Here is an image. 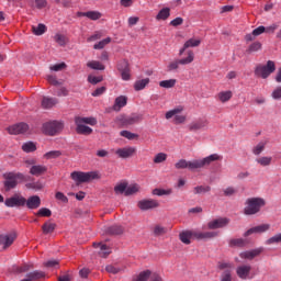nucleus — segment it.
<instances>
[{
	"label": "nucleus",
	"mask_w": 281,
	"mask_h": 281,
	"mask_svg": "<svg viewBox=\"0 0 281 281\" xmlns=\"http://www.w3.org/2000/svg\"><path fill=\"white\" fill-rule=\"evenodd\" d=\"M184 111V108L179 105L176 106L175 109L166 112V120H171V117H175V123L177 125L182 124L186 122V116L184 115H178Z\"/></svg>",
	"instance_id": "9"
},
{
	"label": "nucleus",
	"mask_w": 281,
	"mask_h": 281,
	"mask_svg": "<svg viewBox=\"0 0 281 281\" xmlns=\"http://www.w3.org/2000/svg\"><path fill=\"white\" fill-rule=\"evenodd\" d=\"M207 192H211L210 186H198L194 188V194H205Z\"/></svg>",
	"instance_id": "51"
},
{
	"label": "nucleus",
	"mask_w": 281,
	"mask_h": 281,
	"mask_svg": "<svg viewBox=\"0 0 281 281\" xmlns=\"http://www.w3.org/2000/svg\"><path fill=\"white\" fill-rule=\"evenodd\" d=\"M266 206V200L262 198H249L245 202V215H257Z\"/></svg>",
	"instance_id": "2"
},
{
	"label": "nucleus",
	"mask_w": 281,
	"mask_h": 281,
	"mask_svg": "<svg viewBox=\"0 0 281 281\" xmlns=\"http://www.w3.org/2000/svg\"><path fill=\"white\" fill-rule=\"evenodd\" d=\"M167 154L165 153H159V154H156L155 158H153V162H155L156 165L158 164H164L165 161H167Z\"/></svg>",
	"instance_id": "48"
},
{
	"label": "nucleus",
	"mask_w": 281,
	"mask_h": 281,
	"mask_svg": "<svg viewBox=\"0 0 281 281\" xmlns=\"http://www.w3.org/2000/svg\"><path fill=\"white\" fill-rule=\"evenodd\" d=\"M124 232V229L122 228V226L119 225H114V226H109L108 229H105V233L109 236H119Z\"/></svg>",
	"instance_id": "34"
},
{
	"label": "nucleus",
	"mask_w": 281,
	"mask_h": 281,
	"mask_svg": "<svg viewBox=\"0 0 281 281\" xmlns=\"http://www.w3.org/2000/svg\"><path fill=\"white\" fill-rule=\"evenodd\" d=\"M140 188L137 186V184H132V186H128L127 189L125 190V196H130L132 194H135L138 192Z\"/></svg>",
	"instance_id": "56"
},
{
	"label": "nucleus",
	"mask_w": 281,
	"mask_h": 281,
	"mask_svg": "<svg viewBox=\"0 0 281 281\" xmlns=\"http://www.w3.org/2000/svg\"><path fill=\"white\" fill-rule=\"evenodd\" d=\"M160 206V203L157 202V200H142L138 202V209L143 211H150L153 209H158Z\"/></svg>",
	"instance_id": "19"
},
{
	"label": "nucleus",
	"mask_w": 281,
	"mask_h": 281,
	"mask_svg": "<svg viewBox=\"0 0 281 281\" xmlns=\"http://www.w3.org/2000/svg\"><path fill=\"white\" fill-rule=\"evenodd\" d=\"M176 86H177V80L176 79L159 81V87H161L162 89H172Z\"/></svg>",
	"instance_id": "40"
},
{
	"label": "nucleus",
	"mask_w": 281,
	"mask_h": 281,
	"mask_svg": "<svg viewBox=\"0 0 281 281\" xmlns=\"http://www.w3.org/2000/svg\"><path fill=\"white\" fill-rule=\"evenodd\" d=\"M47 32V26L44 24H38L37 26H32V34L35 36H43Z\"/></svg>",
	"instance_id": "39"
},
{
	"label": "nucleus",
	"mask_w": 281,
	"mask_h": 281,
	"mask_svg": "<svg viewBox=\"0 0 281 281\" xmlns=\"http://www.w3.org/2000/svg\"><path fill=\"white\" fill-rule=\"evenodd\" d=\"M30 131V125L26 123H18L8 127V133L11 135L26 134Z\"/></svg>",
	"instance_id": "13"
},
{
	"label": "nucleus",
	"mask_w": 281,
	"mask_h": 281,
	"mask_svg": "<svg viewBox=\"0 0 281 281\" xmlns=\"http://www.w3.org/2000/svg\"><path fill=\"white\" fill-rule=\"evenodd\" d=\"M247 244L248 241L243 238L229 239V247H245Z\"/></svg>",
	"instance_id": "42"
},
{
	"label": "nucleus",
	"mask_w": 281,
	"mask_h": 281,
	"mask_svg": "<svg viewBox=\"0 0 281 281\" xmlns=\"http://www.w3.org/2000/svg\"><path fill=\"white\" fill-rule=\"evenodd\" d=\"M270 228H271L270 224H261L252 228H249L248 231L245 232L243 236L250 237L252 234H262L268 232Z\"/></svg>",
	"instance_id": "17"
},
{
	"label": "nucleus",
	"mask_w": 281,
	"mask_h": 281,
	"mask_svg": "<svg viewBox=\"0 0 281 281\" xmlns=\"http://www.w3.org/2000/svg\"><path fill=\"white\" fill-rule=\"evenodd\" d=\"M276 71V64L273 60H269L266 65H258L255 68V76L258 78H262L263 80L269 78L271 74Z\"/></svg>",
	"instance_id": "3"
},
{
	"label": "nucleus",
	"mask_w": 281,
	"mask_h": 281,
	"mask_svg": "<svg viewBox=\"0 0 281 281\" xmlns=\"http://www.w3.org/2000/svg\"><path fill=\"white\" fill-rule=\"evenodd\" d=\"M142 116L138 114H132L131 116H127L124 119L123 124L125 126L135 125L137 123H140Z\"/></svg>",
	"instance_id": "29"
},
{
	"label": "nucleus",
	"mask_w": 281,
	"mask_h": 281,
	"mask_svg": "<svg viewBox=\"0 0 281 281\" xmlns=\"http://www.w3.org/2000/svg\"><path fill=\"white\" fill-rule=\"evenodd\" d=\"M60 156H61L60 150H52L44 154V159L52 160V159H57Z\"/></svg>",
	"instance_id": "45"
},
{
	"label": "nucleus",
	"mask_w": 281,
	"mask_h": 281,
	"mask_svg": "<svg viewBox=\"0 0 281 281\" xmlns=\"http://www.w3.org/2000/svg\"><path fill=\"white\" fill-rule=\"evenodd\" d=\"M67 67V65L65 63H60V64H55L54 66H50V71H61Z\"/></svg>",
	"instance_id": "62"
},
{
	"label": "nucleus",
	"mask_w": 281,
	"mask_h": 281,
	"mask_svg": "<svg viewBox=\"0 0 281 281\" xmlns=\"http://www.w3.org/2000/svg\"><path fill=\"white\" fill-rule=\"evenodd\" d=\"M32 268H33V266L27 265V263H24V265H21V266L13 265V267H11V273H14V274L26 273Z\"/></svg>",
	"instance_id": "25"
},
{
	"label": "nucleus",
	"mask_w": 281,
	"mask_h": 281,
	"mask_svg": "<svg viewBox=\"0 0 281 281\" xmlns=\"http://www.w3.org/2000/svg\"><path fill=\"white\" fill-rule=\"evenodd\" d=\"M153 194L157 196H164L171 194V190H164V189H155L153 190Z\"/></svg>",
	"instance_id": "59"
},
{
	"label": "nucleus",
	"mask_w": 281,
	"mask_h": 281,
	"mask_svg": "<svg viewBox=\"0 0 281 281\" xmlns=\"http://www.w3.org/2000/svg\"><path fill=\"white\" fill-rule=\"evenodd\" d=\"M92 246L94 249H98V255L101 258H108V256L111 255V248H109L106 244L94 243Z\"/></svg>",
	"instance_id": "20"
},
{
	"label": "nucleus",
	"mask_w": 281,
	"mask_h": 281,
	"mask_svg": "<svg viewBox=\"0 0 281 281\" xmlns=\"http://www.w3.org/2000/svg\"><path fill=\"white\" fill-rule=\"evenodd\" d=\"M46 172H47V167L43 165H34L29 169V173H31L34 177H41Z\"/></svg>",
	"instance_id": "22"
},
{
	"label": "nucleus",
	"mask_w": 281,
	"mask_h": 281,
	"mask_svg": "<svg viewBox=\"0 0 281 281\" xmlns=\"http://www.w3.org/2000/svg\"><path fill=\"white\" fill-rule=\"evenodd\" d=\"M256 164H258L261 167H270L272 164V157L262 156V157L256 158Z\"/></svg>",
	"instance_id": "36"
},
{
	"label": "nucleus",
	"mask_w": 281,
	"mask_h": 281,
	"mask_svg": "<svg viewBox=\"0 0 281 281\" xmlns=\"http://www.w3.org/2000/svg\"><path fill=\"white\" fill-rule=\"evenodd\" d=\"M75 123L77 125H91V126H95L97 125V119L94 117H77L75 119Z\"/></svg>",
	"instance_id": "30"
},
{
	"label": "nucleus",
	"mask_w": 281,
	"mask_h": 281,
	"mask_svg": "<svg viewBox=\"0 0 281 281\" xmlns=\"http://www.w3.org/2000/svg\"><path fill=\"white\" fill-rule=\"evenodd\" d=\"M137 154V148L127 146V147H122L115 150V155L119 156L121 159H130L134 157Z\"/></svg>",
	"instance_id": "12"
},
{
	"label": "nucleus",
	"mask_w": 281,
	"mask_h": 281,
	"mask_svg": "<svg viewBox=\"0 0 281 281\" xmlns=\"http://www.w3.org/2000/svg\"><path fill=\"white\" fill-rule=\"evenodd\" d=\"M25 188H27L29 190L38 191V190H43V183H41L40 181L25 183Z\"/></svg>",
	"instance_id": "52"
},
{
	"label": "nucleus",
	"mask_w": 281,
	"mask_h": 281,
	"mask_svg": "<svg viewBox=\"0 0 281 281\" xmlns=\"http://www.w3.org/2000/svg\"><path fill=\"white\" fill-rule=\"evenodd\" d=\"M168 18H170V8H162L159 10L158 14H156L157 21H166Z\"/></svg>",
	"instance_id": "37"
},
{
	"label": "nucleus",
	"mask_w": 281,
	"mask_h": 281,
	"mask_svg": "<svg viewBox=\"0 0 281 281\" xmlns=\"http://www.w3.org/2000/svg\"><path fill=\"white\" fill-rule=\"evenodd\" d=\"M223 157L218 154H211V156L202 159L186 160L181 158L175 164L176 170H198L211 166L215 161H222Z\"/></svg>",
	"instance_id": "1"
},
{
	"label": "nucleus",
	"mask_w": 281,
	"mask_h": 281,
	"mask_svg": "<svg viewBox=\"0 0 281 281\" xmlns=\"http://www.w3.org/2000/svg\"><path fill=\"white\" fill-rule=\"evenodd\" d=\"M3 186L7 192H10V190H13L14 188H16L18 182H16V179H13V175L4 176Z\"/></svg>",
	"instance_id": "23"
},
{
	"label": "nucleus",
	"mask_w": 281,
	"mask_h": 281,
	"mask_svg": "<svg viewBox=\"0 0 281 281\" xmlns=\"http://www.w3.org/2000/svg\"><path fill=\"white\" fill-rule=\"evenodd\" d=\"M209 121L205 119H199L198 121L192 122L189 125V131L191 132H200L207 130Z\"/></svg>",
	"instance_id": "16"
},
{
	"label": "nucleus",
	"mask_w": 281,
	"mask_h": 281,
	"mask_svg": "<svg viewBox=\"0 0 281 281\" xmlns=\"http://www.w3.org/2000/svg\"><path fill=\"white\" fill-rule=\"evenodd\" d=\"M25 206L29 210H37L41 206V198L40 195H32L27 200H25Z\"/></svg>",
	"instance_id": "21"
},
{
	"label": "nucleus",
	"mask_w": 281,
	"mask_h": 281,
	"mask_svg": "<svg viewBox=\"0 0 281 281\" xmlns=\"http://www.w3.org/2000/svg\"><path fill=\"white\" fill-rule=\"evenodd\" d=\"M150 277H154V276H151V271L145 270V271H142L140 273L134 276L132 281H148L150 279Z\"/></svg>",
	"instance_id": "31"
},
{
	"label": "nucleus",
	"mask_w": 281,
	"mask_h": 281,
	"mask_svg": "<svg viewBox=\"0 0 281 281\" xmlns=\"http://www.w3.org/2000/svg\"><path fill=\"white\" fill-rule=\"evenodd\" d=\"M54 42L58 44V46H65L67 44V37L61 34H55Z\"/></svg>",
	"instance_id": "49"
},
{
	"label": "nucleus",
	"mask_w": 281,
	"mask_h": 281,
	"mask_svg": "<svg viewBox=\"0 0 281 281\" xmlns=\"http://www.w3.org/2000/svg\"><path fill=\"white\" fill-rule=\"evenodd\" d=\"M266 143L261 142L252 148V155L259 156L265 151Z\"/></svg>",
	"instance_id": "50"
},
{
	"label": "nucleus",
	"mask_w": 281,
	"mask_h": 281,
	"mask_svg": "<svg viewBox=\"0 0 281 281\" xmlns=\"http://www.w3.org/2000/svg\"><path fill=\"white\" fill-rule=\"evenodd\" d=\"M121 136L124 137V138H127L128 140H134L135 138L138 137L137 134H134V133L128 132V131H122Z\"/></svg>",
	"instance_id": "57"
},
{
	"label": "nucleus",
	"mask_w": 281,
	"mask_h": 281,
	"mask_svg": "<svg viewBox=\"0 0 281 281\" xmlns=\"http://www.w3.org/2000/svg\"><path fill=\"white\" fill-rule=\"evenodd\" d=\"M192 236H194V240H212L214 238H217L218 232L215 231H206V232H199V231H192Z\"/></svg>",
	"instance_id": "10"
},
{
	"label": "nucleus",
	"mask_w": 281,
	"mask_h": 281,
	"mask_svg": "<svg viewBox=\"0 0 281 281\" xmlns=\"http://www.w3.org/2000/svg\"><path fill=\"white\" fill-rule=\"evenodd\" d=\"M44 267L47 269H58V260H49L44 262Z\"/></svg>",
	"instance_id": "61"
},
{
	"label": "nucleus",
	"mask_w": 281,
	"mask_h": 281,
	"mask_svg": "<svg viewBox=\"0 0 281 281\" xmlns=\"http://www.w3.org/2000/svg\"><path fill=\"white\" fill-rule=\"evenodd\" d=\"M117 71L121 72V78L124 81L131 80V68H128L127 60H121V63L117 64Z\"/></svg>",
	"instance_id": "14"
},
{
	"label": "nucleus",
	"mask_w": 281,
	"mask_h": 281,
	"mask_svg": "<svg viewBox=\"0 0 281 281\" xmlns=\"http://www.w3.org/2000/svg\"><path fill=\"white\" fill-rule=\"evenodd\" d=\"M231 223V220H228L227 217H218L215 220H212L211 222H209L206 224V228L211 229V231H215L218 228H225L228 226V224Z\"/></svg>",
	"instance_id": "11"
},
{
	"label": "nucleus",
	"mask_w": 281,
	"mask_h": 281,
	"mask_svg": "<svg viewBox=\"0 0 281 281\" xmlns=\"http://www.w3.org/2000/svg\"><path fill=\"white\" fill-rule=\"evenodd\" d=\"M16 240V233H10L7 235H0V245H3V249H8Z\"/></svg>",
	"instance_id": "18"
},
{
	"label": "nucleus",
	"mask_w": 281,
	"mask_h": 281,
	"mask_svg": "<svg viewBox=\"0 0 281 281\" xmlns=\"http://www.w3.org/2000/svg\"><path fill=\"white\" fill-rule=\"evenodd\" d=\"M77 133L79 135L88 136L93 133V130L87 125L83 124H77Z\"/></svg>",
	"instance_id": "38"
},
{
	"label": "nucleus",
	"mask_w": 281,
	"mask_h": 281,
	"mask_svg": "<svg viewBox=\"0 0 281 281\" xmlns=\"http://www.w3.org/2000/svg\"><path fill=\"white\" fill-rule=\"evenodd\" d=\"M22 151L30 154L36 151V145L33 142L24 143L22 145Z\"/></svg>",
	"instance_id": "44"
},
{
	"label": "nucleus",
	"mask_w": 281,
	"mask_h": 281,
	"mask_svg": "<svg viewBox=\"0 0 281 281\" xmlns=\"http://www.w3.org/2000/svg\"><path fill=\"white\" fill-rule=\"evenodd\" d=\"M102 81H103V77H94V76H91V75L88 76V82L91 83V85H98Z\"/></svg>",
	"instance_id": "60"
},
{
	"label": "nucleus",
	"mask_w": 281,
	"mask_h": 281,
	"mask_svg": "<svg viewBox=\"0 0 281 281\" xmlns=\"http://www.w3.org/2000/svg\"><path fill=\"white\" fill-rule=\"evenodd\" d=\"M192 61H194V53H192V50H188V57L169 61L167 69L169 72L177 71L179 69V65L186 66Z\"/></svg>",
	"instance_id": "6"
},
{
	"label": "nucleus",
	"mask_w": 281,
	"mask_h": 281,
	"mask_svg": "<svg viewBox=\"0 0 281 281\" xmlns=\"http://www.w3.org/2000/svg\"><path fill=\"white\" fill-rule=\"evenodd\" d=\"M272 99L281 100V87H277V89L272 91Z\"/></svg>",
	"instance_id": "64"
},
{
	"label": "nucleus",
	"mask_w": 281,
	"mask_h": 281,
	"mask_svg": "<svg viewBox=\"0 0 281 281\" xmlns=\"http://www.w3.org/2000/svg\"><path fill=\"white\" fill-rule=\"evenodd\" d=\"M36 215L41 217H50L52 211L49 209L42 207L41 210H38Z\"/></svg>",
	"instance_id": "58"
},
{
	"label": "nucleus",
	"mask_w": 281,
	"mask_h": 281,
	"mask_svg": "<svg viewBox=\"0 0 281 281\" xmlns=\"http://www.w3.org/2000/svg\"><path fill=\"white\" fill-rule=\"evenodd\" d=\"M232 97H233L232 91H222L218 93V100L222 103L231 101Z\"/></svg>",
	"instance_id": "43"
},
{
	"label": "nucleus",
	"mask_w": 281,
	"mask_h": 281,
	"mask_svg": "<svg viewBox=\"0 0 281 281\" xmlns=\"http://www.w3.org/2000/svg\"><path fill=\"white\" fill-rule=\"evenodd\" d=\"M149 83H150V79L149 78H145V79H142V80H136L135 83H134V89H135V91H142Z\"/></svg>",
	"instance_id": "35"
},
{
	"label": "nucleus",
	"mask_w": 281,
	"mask_h": 281,
	"mask_svg": "<svg viewBox=\"0 0 281 281\" xmlns=\"http://www.w3.org/2000/svg\"><path fill=\"white\" fill-rule=\"evenodd\" d=\"M103 16V14L99 11H88L86 18H88L91 21H98Z\"/></svg>",
	"instance_id": "47"
},
{
	"label": "nucleus",
	"mask_w": 281,
	"mask_h": 281,
	"mask_svg": "<svg viewBox=\"0 0 281 281\" xmlns=\"http://www.w3.org/2000/svg\"><path fill=\"white\" fill-rule=\"evenodd\" d=\"M266 245L268 246L281 245V233H277L272 237H269V239L266 240Z\"/></svg>",
	"instance_id": "41"
},
{
	"label": "nucleus",
	"mask_w": 281,
	"mask_h": 281,
	"mask_svg": "<svg viewBox=\"0 0 281 281\" xmlns=\"http://www.w3.org/2000/svg\"><path fill=\"white\" fill-rule=\"evenodd\" d=\"M25 278H27L25 280H32V281L42 280L45 278V272L40 271V270H34V271L26 273Z\"/></svg>",
	"instance_id": "27"
},
{
	"label": "nucleus",
	"mask_w": 281,
	"mask_h": 281,
	"mask_svg": "<svg viewBox=\"0 0 281 281\" xmlns=\"http://www.w3.org/2000/svg\"><path fill=\"white\" fill-rule=\"evenodd\" d=\"M86 66H88L89 69L95 70V71H104L105 69V66L98 60L88 61Z\"/></svg>",
	"instance_id": "33"
},
{
	"label": "nucleus",
	"mask_w": 281,
	"mask_h": 281,
	"mask_svg": "<svg viewBox=\"0 0 281 281\" xmlns=\"http://www.w3.org/2000/svg\"><path fill=\"white\" fill-rule=\"evenodd\" d=\"M58 103V100L56 98H48L44 97L42 98V109H52Z\"/></svg>",
	"instance_id": "28"
},
{
	"label": "nucleus",
	"mask_w": 281,
	"mask_h": 281,
	"mask_svg": "<svg viewBox=\"0 0 281 281\" xmlns=\"http://www.w3.org/2000/svg\"><path fill=\"white\" fill-rule=\"evenodd\" d=\"M61 130H64V124L57 121H50L42 125V133L47 136H56Z\"/></svg>",
	"instance_id": "5"
},
{
	"label": "nucleus",
	"mask_w": 281,
	"mask_h": 281,
	"mask_svg": "<svg viewBox=\"0 0 281 281\" xmlns=\"http://www.w3.org/2000/svg\"><path fill=\"white\" fill-rule=\"evenodd\" d=\"M56 227L57 225L55 223L47 221L42 225V233H44V235L53 234Z\"/></svg>",
	"instance_id": "32"
},
{
	"label": "nucleus",
	"mask_w": 281,
	"mask_h": 281,
	"mask_svg": "<svg viewBox=\"0 0 281 281\" xmlns=\"http://www.w3.org/2000/svg\"><path fill=\"white\" fill-rule=\"evenodd\" d=\"M201 45V40H194V38H191V40H188V42L184 43V49H188V48H195L198 46Z\"/></svg>",
	"instance_id": "46"
},
{
	"label": "nucleus",
	"mask_w": 281,
	"mask_h": 281,
	"mask_svg": "<svg viewBox=\"0 0 281 281\" xmlns=\"http://www.w3.org/2000/svg\"><path fill=\"white\" fill-rule=\"evenodd\" d=\"M265 251V248L259 247L256 249H251L248 251H243L241 254H239V258H241L243 260H254L255 258H258L259 256H261V254Z\"/></svg>",
	"instance_id": "15"
},
{
	"label": "nucleus",
	"mask_w": 281,
	"mask_h": 281,
	"mask_svg": "<svg viewBox=\"0 0 281 281\" xmlns=\"http://www.w3.org/2000/svg\"><path fill=\"white\" fill-rule=\"evenodd\" d=\"M125 105H127V98L125 95H119L117 98H115L114 105H112V110L119 112Z\"/></svg>",
	"instance_id": "24"
},
{
	"label": "nucleus",
	"mask_w": 281,
	"mask_h": 281,
	"mask_svg": "<svg viewBox=\"0 0 281 281\" xmlns=\"http://www.w3.org/2000/svg\"><path fill=\"white\" fill-rule=\"evenodd\" d=\"M220 281H233L232 270L226 269L225 271H223L222 274L220 276Z\"/></svg>",
	"instance_id": "53"
},
{
	"label": "nucleus",
	"mask_w": 281,
	"mask_h": 281,
	"mask_svg": "<svg viewBox=\"0 0 281 281\" xmlns=\"http://www.w3.org/2000/svg\"><path fill=\"white\" fill-rule=\"evenodd\" d=\"M251 270L250 265H240L236 267V276H238L239 280H251L255 278V273Z\"/></svg>",
	"instance_id": "8"
},
{
	"label": "nucleus",
	"mask_w": 281,
	"mask_h": 281,
	"mask_svg": "<svg viewBox=\"0 0 281 281\" xmlns=\"http://www.w3.org/2000/svg\"><path fill=\"white\" fill-rule=\"evenodd\" d=\"M25 203H26V198H23V195L21 194H14L13 196L4 200V206L9 209L23 207L25 206Z\"/></svg>",
	"instance_id": "7"
},
{
	"label": "nucleus",
	"mask_w": 281,
	"mask_h": 281,
	"mask_svg": "<svg viewBox=\"0 0 281 281\" xmlns=\"http://www.w3.org/2000/svg\"><path fill=\"white\" fill-rule=\"evenodd\" d=\"M71 179L77 183H87L92 180L100 179V175L97 171H92V172L75 171V172H71Z\"/></svg>",
	"instance_id": "4"
},
{
	"label": "nucleus",
	"mask_w": 281,
	"mask_h": 281,
	"mask_svg": "<svg viewBox=\"0 0 281 281\" xmlns=\"http://www.w3.org/2000/svg\"><path fill=\"white\" fill-rule=\"evenodd\" d=\"M54 94L57 95V97H67L68 95V90L65 87H60V88L57 89V91H55Z\"/></svg>",
	"instance_id": "63"
},
{
	"label": "nucleus",
	"mask_w": 281,
	"mask_h": 281,
	"mask_svg": "<svg viewBox=\"0 0 281 281\" xmlns=\"http://www.w3.org/2000/svg\"><path fill=\"white\" fill-rule=\"evenodd\" d=\"M127 183H119L114 187L115 194H125V191L127 190Z\"/></svg>",
	"instance_id": "54"
},
{
	"label": "nucleus",
	"mask_w": 281,
	"mask_h": 281,
	"mask_svg": "<svg viewBox=\"0 0 281 281\" xmlns=\"http://www.w3.org/2000/svg\"><path fill=\"white\" fill-rule=\"evenodd\" d=\"M191 239H194L192 231H184L179 234V240L184 245H191Z\"/></svg>",
	"instance_id": "26"
},
{
	"label": "nucleus",
	"mask_w": 281,
	"mask_h": 281,
	"mask_svg": "<svg viewBox=\"0 0 281 281\" xmlns=\"http://www.w3.org/2000/svg\"><path fill=\"white\" fill-rule=\"evenodd\" d=\"M111 43V37H108L105 40H102L101 42H99L98 44H94L93 48L95 50H101L103 49L108 44Z\"/></svg>",
	"instance_id": "55"
}]
</instances>
